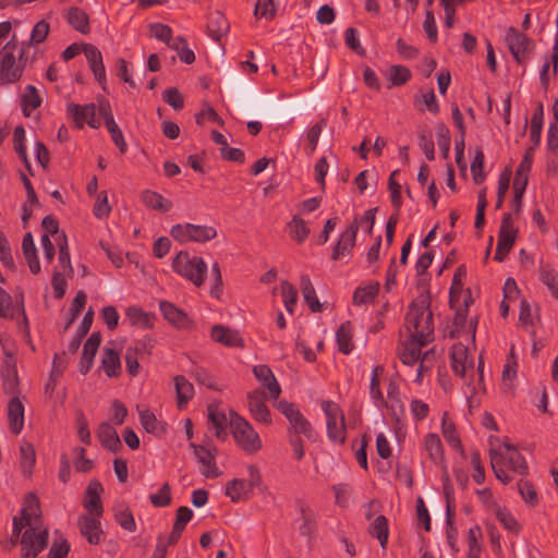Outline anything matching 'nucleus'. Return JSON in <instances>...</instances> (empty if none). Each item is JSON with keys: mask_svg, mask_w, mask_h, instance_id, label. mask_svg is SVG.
Returning <instances> with one entry per match:
<instances>
[{"mask_svg": "<svg viewBox=\"0 0 558 558\" xmlns=\"http://www.w3.org/2000/svg\"><path fill=\"white\" fill-rule=\"evenodd\" d=\"M208 420L211 424V427L215 429V434L219 439H226V424L227 417L226 414L213 405L208 407Z\"/></svg>", "mask_w": 558, "mask_h": 558, "instance_id": "nucleus-46", "label": "nucleus"}, {"mask_svg": "<svg viewBox=\"0 0 558 558\" xmlns=\"http://www.w3.org/2000/svg\"><path fill=\"white\" fill-rule=\"evenodd\" d=\"M418 146L423 150L427 160L432 161L435 159V145L430 133L421 132L418 135Z\"/></svg>", "mask_w": 558, "mask_h": 558, "instance_id": "nucleus-63", "label": "nucleus"}, {"mask_svg": "<svg viewBox=\"0 0 558 558\" xmlns=\"http://www.w3.org/2000/svg\"><path fill=\"white\" fill-rule=\"evenodd\" d=\"M173 270L192 282L195 287H201L207 275V264L202 257L191 256L185 251H180L172 262Z\"/></svg>", "mask_w": 558, "mask_h": 558, "instance_id": "nucleus-4", "label": "nucleus"}, {"mask_svg": "<svg viewBox=\"0 0 558 558\" xmlns=\"http://www.w3.org/2000/svg\"><path fill=\"white\" fill-rule=\"evenodd\" d=\"M81 534L89 544H98L100 542V522L97 518L82 515L78 519Z\"/></svg>", "mask_w": 558, "mask_h": 558, "instance_id": "nucleus-24", "label": "nucleus"}, {"mask_svg": "<svg viewBox=\"0 0 558 558\" xmlns=\"http://www.w3.org/2000/svg\"><path fill=\"white\" fill-rule=\"evenodd\" d=\"M141 198L147 207L161 213H168L172 208L171 201L166 199L162 195L154 191L145 190Z\"/></svg>", "mask_w": 558, "mask_h": 558, "instance_id": "nucleus-39", "label": "nucleus"}, {"mask_svg": "<svg viewBox=\"0 0 558 558\" xmlns=\"http://www.w3.org/2000/svg\"><path fill=\"white\" fill-rule=\"evenodd\" d=\"M101 367L108 377H117L121 372V361L119 353L109 348H105L101 357Z\"/></svg>", "mask_w": 558, "mask_h": 558, "instance_id": "nucleus-29", "label": "nucleus"}, {"mask_svg": "<svg viewBox=\"0 0 558 558\" xmlns=\"http://www.w3.org/2000/svg\"><path fill=\"white\" fill-rule=\"evenodd\" d=\"M322 408L327 417V435L329 439L333 442L344 444L345 423L341 409L332 401H324Z\"/></svg>", "mask_w": 558, "mask_h": 558, "instance_id": "nucleus-8", "label": "nucleus"}, {"mask_svg": "<svg viewBox=\"0 0 558 558\" xmlns=\"http://www.w3.org/2000/svg\"><path fill=\"white\" fill-rule=\"evenodd\" d=\"M229 424L236 445L244 452L253 454L262 448V440L257 432L244 417L231 411Z\"/></svg>", "mask_w": 558, "mask_h": 558, "instance_id": "nucleus-5", "label": "nucleus"}, {"mask_svg": "<svg viewBox=\"0 0 558 558\" xmlns=\"http://www.w3.org/2000/svg\"><path fill=\"white\" fill-rule=\"evenodd\" d=\"M211 339L228 348H244V340L238 330L223 325H214L210 330Z\"/></svg>", "mask_w": 558, "mask_h": 558, "instance_id": "nucleus-15", "label": "nucleus"}, {"mask_svg": "<svg viewBox=\"0 0 558 558\" xmlns=\"http://www.w3.org/2000/svg\"><path fill=\"white\" fill-rule=\"evenodd\" d=\"M247 408L251 416L258 423L269 425L271 423L270 411L266 404V393L263 389H255L247 393Z\"/></svg>", "mask_w": 558, "mask_h": 558, "instance_id": "nucleus-12", "label": "nucleus"}, {"mask_svg": "<svg viewBox=\"0 0 558 558\" xmlns=\"http://www.w3.org/2000/svg\"><path fill=\"white\" fill-rule=\"evenodd\" d=\"M543 118H544V107L542 102H538L536 109L531 119V131L530 137L534 145L537 147L541 143L542 130H543Z\"/></svg>", "mask_w": 558, "mask_h": 558, "instance_id": "nucleus-47", "label": "nucleus"}, {"mask_svg": "<svg viewBox=\"0 0 558 558\" xmlns=\"http://www.w3.org/2000/svg\"><path fill=\"white\" fill-rule=\"evenodd\" d=\"M256 379L269 391L272 400H278L281 387L269 366L260 364L253 368Z\"/></svg>", "mask_w": 558, "mask_h": 558, "instance_id": "nucleus-17", "label": "nucleus"}, {"mask_svg": "<svg viewBox=\"0 0 558 558\" xmlns=\"http://www.w3.org/2000/svg\"><path fill=\"white\" fill-rule=\"evenodd\" d=\"M541 280L547 286L551 294L558 299V272L548 264L541 262Z\"/></svg>", "mask_w": 558, "mask_h": 558, "instance_id": "nucleus-49", "label": "nucleus"}, {"mask_svg": "<svg viewBox=\"0 0 558 558\" xmlns=\"http://www.w3.org/2000/svg\"><path fill=\"white\" fill-rule=\"evenodd\" d=\"M68 112L73 117L75 124L82 129L84 124L96 114V106L94 104L76 105L69 104Z\"/></svg>", "mask_w": 558, "mask_h": 558, "instance_id": "nucleus-27", "label": "nucleus"}, {"mask_svg": "<svg viewBox=\"0 0 558 558\" xmlns=\"http://www.w3.org/2000/svg\"><path fill=\"white\" fill-rule=\"evenodd\" d=\"M49 24L45 20L37 22L32 29L29 41L24 43L25 50L32 45H39L44 43L49 34Z\"/></svg>", "mask_w": 558, "mask_h": 558, "instance_id": "nucleus-52", "label": "nucleus"}, {"mask_svg": "<svg viewBox=\"0 0 558 558\" xmlns=\"http://www.w3.org/2000/svg\"><path fill=\"white\" fill-rule=\"evenodd\" d=\"M465 277L466 267L464 265H460L453 274L452 283L450 287L449 303L451 307H454L459 303L460 298L462 296L463 280Z\"/></svg>", "mask_w": 558, "mask_h": 558, "instance_id": "nucleus-38", "label": "nucleus"}, {"mask_svg": "<svg viewBox=\"0 0 558 558\" xmlns=\"http://www.w3.org/2000/svg\"><path fill=\"white\" fill-rule=\"evenodd\" d=\"M226 495L233 502L248 500L253 496V489L243 478H233L226 485Z\"/></svg>", "mask_w": 558, "mask_h": 558, "instance_id": "nucleus-23", "label": "nucleus"}, {"mask_svg": "<svg viewBox=\"0 0 558 558\" xmlns=\"http://www.w3.org/2000/svg\"><path fill=\"white\" fill-rule=\"evenodd\" d=\"M357 231L359 222L356 219H354L340 234V238L332 250L331 258L333 260H339L345 255L350 254L355 245Z\"/></svg>", "mask_w": 558, "mask_h": 558, "instance_id": "nucleus-13", "label": "nucleus"}, {"mask_svg": "<svg viewBox=\"0 0 558 558\" xmlns=\"http://www.w3.org/2000/svg\"><path fill=\"white\" fill-rule=\"evenodd\" d=\"M398 170H395L390 173L388 179V190L390 192L391 203L392 206L396 208L397 211H399L401 205H402V198H401V185L395 180V177L397 175Z\"/></svg>", "mask_w": 558, "mask_h": 558, "instance_id": "nucleus-57", "label": "nucleus"}, {"mask_svg": "<svg viewBox=\"0 0 558 558\" xmlns=\"http://www.w3.org/2000/svg\"><path fill=\"white\" fill-rule=\"evenodd\" d=\"M489 454L490 464L495 476L504 484H507L512 480L511 476L507 473L506 466L519 475L527 474L529 466L525 458L518 450H512L511 452H506L502 454L498 453L494 449H490Z\"/></svg>", "mask_w": 558, "mask_h": 558, "instance_id": "nucleus-3", "label": "nucleus"}, {"mask_svg": "<svg viewBox=\"0 0 558 558\" xmlns=\"http://www.w3.org/2000/svg\"><path fill=\"white\" fill-rule=\"evenodd\" d=\"M178 407L182 409L194 395L193 385L182 375L174 377Z\"/></svg>", "mask_w": 558, "mask_h": 558, "instance_id": "nucleus-41", "label": "nucleus"}, {"mask_svg": "<svg viewBox=\"0 0 558 558\" xmlns=\"http://www.w3.org/2000/svg\"><path fill=\"white\" fill-rule=\"evenodd\" d=\"M368 533L378 539L379 545L383 549L387 548L388 536H389V525L388 520L385 515L380 514L375 518L373 523L368 527Z\"/></svg>", "mask_w": 558, "mask_h": 558, "instance_id": "nucleus-34", "label": "nucleus"}, {"mask_svg": "<svg viewBox=\"0 0 558 558\" xmlns=\"http://www.w3.org/2000/svg\"><path fill=\"white\" fill-rule=\"evenodd\" d=\"M101 343L100 332H93L84 344L83 353L80 362V372L87 374L93 366L94 357Z\"/></svg>", "mask_w": 558, "mask_h": 558, "instance_id": "nucleus-18", "label": "nucleus"}, {"mask_svg": "<svg viewBox=\"0 0 558 558\" xmlns=\"http://www.w3.org/2000/svg\"><path fill=\"white\" fill-rule=\"evenodd\" d=\"M281 294L283 298L286 310L288 311V313L293 314L294 305L298 300L296 289L290 282L283 281L281 283Z\"/></svg>", "mask_w": 558, "mask_h": 558, "instance_id": "nucleus-55", "label": "nucleus"}, {"mask_svg": "<svg viewBox=\"0 0 558 558\" xmlns=\"http://www.w3.org/2000/svg\"><path fill=\"white\" fill-rule=\"evenodd\" d=\"M162 99L174 110H181L184 106L183 96L177 87H169L165 89L162 93Z\"/></svg>", "mask_w": 558, "mask_h": 558, "instance_id": "nucleus-58", "label": "nucleus"}, {"mask_svg": "<svg viewBox=\"0 0 558 558\" xmlns=\"http://www.w3.org/2000/svg\"><path fill=\"white\" fill-rule=\"evenodd\" d=\"M404 327L409 337L421 344H428L434 341L433 312L429 310L427 296L421 295L409 305Z\"/></svg>", "mask_w": 558, "mask_h": 558, "instance_id": "nucleus-1", "label": "nucleus"}, {"mask_svg": "<svg viewBox=\"0 0 558 558\" xmlns=\"http://www.w3.org/2000/svg\"><path fill=\"white\" fill-rule=\"evenodd\" d=\"M68 23L81 34H88L90 31L89 19L86 12L77 7H72L66 12Z\"/></svg>", "mask_w": 558, "mask_h": 558, "instance_id": "nucleus-28", "label": "nucleus"}, {"mask_svg": "<svg viewBox=\"0 0 558 558\" xmlns=\"http://www.w3.org/2000/svg\"><path fill=\"white\" fill-rule=\"evenodd\" d=\"M104 492L101 483L97 480H92L85 492L84 508L95 517H101L104 512L100 494Z\"/></svg>", "mask_w": 558, "mask_h": 558, "instance_id": "nucleus-16", "label": "nucleus"}, {"mask_svg": "<svg viewBox=\"0 0 558 558\" xmlns=\"http://www.w3.org/2000/svg\"><path fill=\"white\" fill-rule=\"evenodd\" d=\"M336 340L340 352L343 354L352 352L354 345L352 343V328L350 322L340 325L336 332Z\"/></svg>", "mask_w": 558, "mask_h": 558, "instance_id": "nucleus-43", "label": "nucleus"}, {"mask_svg": "<svg viewBox=\"0 0 558 558\" xmlns=\"http://www.w3.org/2000/svg\"><path fill=\"white\" fill-rule=\"evenodd\" d=\"M412 76L409 68L404 65H391L387 71V77L392 86H402L407 84Z\"/></svg>", "mask_w": 558, "mask_h": 558, "instance_id": "nucleus-50", "label": "nucleus"}, {"mask_svg": "<svg viewBox=\"0 0 558 558\" xmlns=\"http://www.w3.org/2000/svg\"><path fill=\"white\" fill-rule=\"evenodd\" d=\"M117 523L128 532H134L136 530V523L130 508L124 507L119 509L114 514Z\"/></svg>", "mask_w": 558, "mask_h": 558, "instance_id": "nucleus-54", "label": "nucleus"}, {"mask_svg": "<svg viewBox=\"0 0 558 558\" xmlns=\"http://www.w3.org/2000/svg\"><path fill=\"white\" fill-rule=\"evenodd\" d=\"M423 446L432 462L435 464H440L444 461V446L441 444L440 437L437 434L428 433L424 437Z\"/></svg>", "mask_w": 558, "mask_h": 558, "instance_id": "nucleus-26", "label": "nucleus"}, {"mask_svg": "<svg viewBox=\"0 0 558 558\" xmlns=\"http://www.w3.org/2000/svg\"><path fill=\"white\" fill-rule=\"evenodd\" d=\"M287 229L290 238L298 244H302L310 234V228L306 222L298 216H293L291 221L288 222Z\"/></svg>", "mask_w": 558, "mask_h": 558, "instance_id": "nucleus-40", "label": "nucleus"}, {"mask_svg": "<svg viewBox=\"0 0 558 558\" xmlns=\"http://www.w3.org/2000/svg\"><path fill=\"white\" fill-rule=\"evenodd\" d=\"M193 447L195 449V454L197 456L198 461L206 468V470L203 472V475L206 477L219 476L220 472L218 471L215 463V454H213L211 451L204 446L193 445Z\"/></svg>", "mask_w": 558, "mask_h": 558, "instance_id": "nucleus-32", "label": "nucleus"}, {"mask_svg": "<svg viewBox=\"0 0 558 558\" xmlns=\"http://www.w3.org/2000/svg\"><path fill=\"white\" fill-rule=\"evenodd\" d=\"M149 500L154 507L163 508L171 504V487L169 483H165L158 493L149 495Z\"/></svg>", "mask_w": 558, "mask_h": 558, "instance_id": "nucleus-53", "label": "nucleus"}, {"mask_svg": "<svg viewBox=\"0 0 558 558\" xmlns=\"http://www.w3.org/2000/svg\"><path fill=\"white\" fill-rule=\"evenodd\" d=\"M426 344H421L415 339L409 337V340L403 344L400 351V360L405 365H414L422 356L421 349Z\"/></svg>", "mask_w": 558, "mask_h": 558, "instance_id": "nucleus-35", "label": "nucleus"}, {"mask_svg": "<svg viewBox=\"0 0 558 558\" xmlns=\"http://www.w3.org/2000/svg\"><path fill=\"white\" fill-rule=\"evenodd\" d=\"M290 423V428L288 429V434L294 435H304L308 439H314V430L311 423L304 417V415L300 412L296 416H294Z\"/></svg>", "mask_w": 558, "mask_h": 558, "instance_id": "nucleus-45", "label": "nucleus"}, {"mask_svg": "<svg viewBox=\"0 0 558 558\" xmlns=\"http://www.w3.org/2000/svg\"><path fill=\"white\" fill-rule=\"evenodd\" d=\"M299 511L302 524L299 527L302 536H311L316 531V517L314 511L303 501H299Z\"/></svg>", "mask_w": 558, "mask_h": 558, "instance_id": "nucleus-37", "label": "nucleus"}, {"mask_svg": "<svg viewBox=\"0 0 558 558\" xmlns=\"http://www.w3.org/2000/svg\"><path fill=\"white\" fill-rule=\"evenodd\" d=\"M379 292V283H371L365 287H359L353 293V303L355 305H366L373 303Z\"/></svg>", "mask_w": 558, "mask_h": 558, "instance_id": "nucleus-44", "label": "nucleus"}, {"mask_svg": "<svg viewBox=\"0 0 558 558\" xmlns=\"http://www.w3.org/2000/svg\"><path fill=\"white\" fill-rule=\"evenodd\" d=\"M24 527H35L36 530L44 529L41 526L39 500L33 493H28L25 496L23 507L21 509V515L13 518V535L19 536Z\"/></svg>", "mask_w": 558, "mask_h": 558, "instance_id": "nucleus-6", "label": "nucleus"}, {"mask_svg": "<svg viewBox=\"0 0 558 558\" xmlns=\"http://www.w3.org/2000/svg\"><path fill=\"white\" fill-rule=\"evenodd\" d=\"M27 61L25 44H19L16 35L0 50V82L11 84L17 82Z\"/></svg>", "mask_w": 558, "mask_h": 558, "instance_id": "nucleus-2", "label": "nucleus"}, {"mask_svg": "<svg viewBox=\"0 0 558 558\" xmlns=\"http://www.w3.org/2000/svg\"><path fill=\"white\" fill-rule=\"evenodd\" d=\"M505 41L518 63H522L534 48L532 39L512 26L507 29Z\"/></svg>", "mask_w": 558, "mask_h": 558, "instance_id": "nucleus-10", "label": "nucleus"}, {"mask_svg": "<svg viewBox=\"0 0 558 558\" xmlns=\"http://www.w3.org/2000/svg\"><path fill=\"white\" fill-rule=\"evenodd\" d=\"M518 488H519L520 495L522 496V498L524 499V501L526 504H529L531 506H534L537 504L538 499H537L536 490L530 482L521 480L518 483Z\"/></svg>", "mask_w": 558, "mask_h": 558, "instance_id": "nucleus-62", "label": "nucleus"}, {"mask_svg": "<svg viewBox=\"0 0 558 558\" xmlns=\"http://www.w3.org/2000/svg\"><path fill=\"white\" fill-rule=\"evenodd\" d=\"M140 421L143 428L155 436H161L166 433V423L159 421L148 409L140 411Z\"/></svg>", "mask_w": 558, "mask_h": 558, "instance_id": "nucleus-31", "label": "nucleus"}, {"mask_svg": "<svg viewBox=\"0 0 558 558\" xmlns=\"http://www.w3.org/2000/svg\"><path fill=\"white\" fill-rule=\"evenodd\" d=\"M301 291L305 302L313 313L322 312L323 305L319 303L315 289L307 275H302L300 279Z\"/></svg>", "mask_w": 558, "mask_h": 558, "instance_id": "nucleus-36", "label": "nucleus"}, {"mask_svg": "<svg viewBox=\"0 0 558 558\" xmlns=\"http://www.w3.org/2000/svg\"><path fill=\"white\" fill-rule=\"evenodd\" d=\"M8 421L11 432L19 435L24 426V404L16 396L9 401Z\"/></svg>", "mask_w": 558, "mask_h": 558, "instance_id": "nucleus-20", "label": "nucleus"}, {"mask_svg": "<svg viewBox=\"0 0 558 558\" xmlns=\"http://www.w3.org/2000/svg\"><path fill=\"white\" fill-rule=\"evenodd\" d=\"M56 243L59 248V267L60 271L66 274V276L73 275V267L71 265L70 251L68 245V238L64 232H62L58 238H56Z\"/></svg>", "mask_w": 558, "mask_h": 558, "instance_id": "nucleus-33", "label": "nucleus"}, {"mask_svg": "<svg viewBox=\"0 0 558 558\" xmlns=\"http://www.w3.org/2000/svg\"><path fill=\"white\" fill-rule=\"evenodd\" d=\"M101 317L109 330H114L119 324L120 315L117 308L112 305L104 306L101 310Z\"/></svg>", "mask_w": 558, "mask_h": 558, "instance_id": "nucleus-64", "label": "nucleus"}, {"mask_svg": "<svg viewBox=\"0 0 558 558\" xmlns=\"http://www.w3.org/2000/svg\"><path fill=\"white\" fill-rule=\"evenodd\" d=\"M97 438L101 445L111 452H118L122 447L117 430L107 422H102L98 426Z\"/></svg>", "mask_w": 558, "mask_h": 558, "instance_id": "nucleus-21", "label": "nucleus"}, {"mask_svg": "<svg viewBox=\"0 0 558 558\" xmlns=\"http://www.w3.org/2000/svg\"><path fill=\"white\" fill-rule=\"evenodd\" d=\"M48 530L35 527L26 529L21 537L22 558H36L37 555L47 546Z\"/></svg>", "mask_w": 558, "mask_h": 558, "instance_id": "nucleus-11", "label": "nucleus"}, {"mask_svg": "<svg viewBox=\"0 0 558 558\" xmlns=\"http://www.w3.org/2000/svg\"><path fill=\"white\" fill-rule=\"evenodd\" d=\"M468 348L462 343L453 344L450 351V365L453 373L470 386L474 375V364L469 360Z\"/></svg>", "mask_w": 558, "mask_h": 558, "instance_id": "nucleus-9", "label": "nucleus"}, {"mask_svg": "<svg viewBox=\"0 0 558 558\" xmlns=\"http://www.w3.org/2000/svg\"><path fill=\"white\" fill-rule=\"evenodd\" d=\"M229 22L220 11L211 12L208 16L207 32L208 35L216 41L229 32Z\"/></svg>", "mask_w": 558, "mask_h": 558, "instance_id": "nucleus-22", "label": "nucleus"}, {"mask_svg": "<svg viewBox=\"0 0 558 558\" xmlns=\"http://www.w3.org/2000/svg\"><path fill=\"white\" fill-rule=\"evenodd\" d=\"M125 315L133 326H140L145 329L154 327L155 315L144 312L138 306H129L125 310Z\"/></svg>", "mask_w": 558, "mask_h": 558, "instance_id": "nucleus-30", "label": "nucleus"}, {"mask_svg": "<svg viewBox=\"0 0 558 558\" xmlns=\"http://www.w3.org/2000/svg\"><path fill=\"white\" fill-rule=\"evenodd\" d=\"M87 296L84 291L80 290L77 291L75 298L73 299L70 307L71 317L69 322L66 323L64 330H66L77 318V316L83 311L85 304H86Z\"/></svg>", "mask_w": 558, "mask_h": 558, "instance_id": "nucleus-56", "label": "nucleus"}, {"mask_svg": "<svg viewBox=\"0 0 558 558\" xmlns=\"http://www.w3.org/2000/svg\"><path fill=\"white\" fill-rule=\"evenodd\" d=\"M159 308L165 319H167L169 324L177 328H189L191 322L187 315L183 311L174 306L171 302L160 301Z\"/></svg>", "mask_w": 558, "mask_h": 558, "instance_id": "nucleus-19", "label": "nucleus"}, {"mask_svg": "<svg viewBox=\"0 0 558 558\" xmlns=\"http://www.w3.org/2000/svg\"><path fill=\"white\" fill-rule=\"evenodd\" d=\"M106 126L108 129V132L111 135V138H112L113 143L117 145L119 150L122 154L125 153L128 145H126V143L124 141L123 133L120 130V128L118 126V124L116 123V121L109 120V123H107Z\"/></svg>", "mask_w": 558, "mask_h": 558, "instance_id": "nucleus-61", "label": "nucleus"}, {"mask_svg": "<svg viewBox=\"0 0 558 558\" xmlns=\"http://www.w3.org/2000/svg\"><path fill=\"white\" fill-rule=\"evenodd\" d=\"M170 234L180 243H205L217 236V230L206 225L178 223L171 228Z\"/></svg>", "mask_w": 558, "mask_h": 558, "instance_id": "nucleus-7", "label": "nucleus"}, {"mask_svg": "<svg viewBox=\"0 0 558 558\" xmlns=\"http://www.w3.org/2000/svg\"><path fill=\"white\" fill-rule=\"evenodd\" d=\"M437 138L442 157L448 158L450 150V131L442 123L437 125Z\"/></svg>", "mask_w": 558, "mask_h": 558, "instance_id": "nucleus-60", "label": "nucleus"}, {"mask_svg": "<svg viewBox=\"0 0 558 558\" xmlns=\"http://www.w3.org/2000/svg\"><path fill=\"white\" fill-rule=\"evenodd\" d=\"M441 430L446 441L454 449H458L463 453L462 444L460 437L456 430L454 423L448 418V414L445 413L441 421Z\"/></svg>", "mask_w": 558, "mask_h": 558, "instance_id": "nucleus-48", "label": "nucleus"}, {"mask_svg": "<svg viewBox=\"0 0 558 558\" xmlns=\"http://www.w3.org/2000/svg\"><path fill=\"white\" fill-rule=\"evenodd\" d=\"M193 517V511L184 506H181L177 509L175 512V521L172 527V531L168 537L167 545L175 544L181 537L186 524Z\"/></svg>", "mask_w": 558, "mask_h": 558, "instance_id": "nucleus-25", "label": "nucleus"}, {"mask_svg": "<svg viewBox=\"0 0 558 558\" xmlns=\"http://www.w3.org/2000/svg\"><path fill=\"white\" fill-rule=\"evenodd\" d=\"M41 104V98L33 85H27L24 95L22 96L21 106L25 117H29L31 113L37 109Z\"/></svg>", "mask_w": 558, "mask_h": 558, "instance_id": "nucleus-42", "label": "nucleus"}, {"mask_svg": "<svg viewBox=\"0 0 558 558\" xmlns=\"http://www.w3.org/2000/svg\"><path fill=\"white\" fill-rule=\"evenodd\" d=\"M82 50L86 57L95 80L101 85L102 89L106 90V69L100 50L92 44L82 45Z\"/></svg>", "mask_w": 558, "mask_h": 558, "instance_id": "nucleus-14", "label": "nucleus"}, {"mask_svg": "<svg viewBox=\"0 0 558 558\" xmlns=\"http://www.w3.org/2000/svg\"><path fill=\"white\" fill-rule=\"evenodd\" d=\"M0 318L13 319L14 307L11 295L0 287Z\"/></svg>", "mask_w": 558, "mask_h": 558, "instance_id": "nucleus-59", "label": "nucleus"}, {"mask_svg": "<svg viewBox=\"0 0 558 558\" xmlns=\"http://www.w3.org/2000/svg\"><path fill=\"white\" fill-rule=\"evenodd\" d=\"M515 239L517 235L498 233V242L494 259L497 262H504L513 247Z\"/></svg>", "mask_w": 558, "mask_h": 558, "instance_id": "nucleus-51", "label": "nucleus"}]
</instances>
